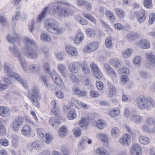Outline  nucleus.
Wrapping results in <instances>:
<instances>
[{"label":"nucleus","instance_id":"1","mask_svg":"<svg viewBox=\"0 0 155 155\" xmlns=\"http://www.w3.org/2000/svg\"><path fill=\"white\" fill-rule=\"evenodd\" d=\"M136 103L140 110H148L155 107L154 101L151 98L145 97H138L136 100Z\"/></svg>","mask_w":155,"mask_h":155},{"label":"nucleus","instance_id":"2","mask_svg":"<svg viewBox=\"0 0 155 155\" xmlns=\"http://www.w3.org/2000/svg\"><path fill=\"white\" fill-rule=\"evenodd\" d=\"M26 46V56L29 58L35 59L38 57L37 51L35 50V48L36 45L35 41L27 37L24 38Z\"/></svg>","mask_w":155,"mask_h":155},{"label":"nucleus","instance_id":"3","mask_svg":"<svg viewBox=\"0 0 155 155\" xmlns=\"http://www.w3.org/2000/svg\"><path fill=\"white\" fill-rule=\"evenodd\" d=\"M51 9L54 14L57 13L58 16L61 17H68L72 15L74 13L73 11L70 9L62 8L58 2L53 4Z\"/></svg>","mask_w":155,"mask_h":155},{"label":"nucleus","instance_id":"4","mask_svg":"<svg viewBox=\"0 0 155 155\" xmlns=\"http://www.w3.org/2000/svg\"><path fill=\"white\" fill-rule=\"evenodd\" d=\"M32 91V93L28 95V97L31 101L33 105L37 107H39L40 106V104L39 101L41 99V97L39 93L38 87L36 86H33Z\"/></svg>","mask_w":155,"mask_h":155},{"label":"nucleus","instance_id":"5","mask_svg":"<svg viewBox=\"0 0 155 155\" xmlns=\"http://www.w3.org/2000/svg\"><path fill=\"white\" fill-rule=\"evenodd\" d=\"M9 49L15 56L18 58L23 69L25 71H27V64L24 60L23 56L21 55L18 48L17 47L13 46L12 47H10Z\"/></svg>","mask_w":155,"mask_h":155},{"label":"nucleus","instance_id":"6","mask_svg":"<svg viewBox=\"0 0 155 155\" xmlns=\"http://www.w3.org/2000/svg\"><path fill=\"white\" fill-rule=\"evenodd\" d=\"M4 68L5 74L10 78L15 79L19 76L18 74L13 71L12 66L10 63L8 62L5 63Z\"/></svg>","mask_w":155,"mask_h":155},{"label":"nucleus","instance_id":"7","mask_svg":"<svg viewBox=\"0 0 155 155\" xmlns=\"http://www.w3.org/2000/svg\"><path fill=\"white\" fill-rule=\"evenodd\" d=\"M51 75L52 80L60 88L64 89V85L60 76L54 72L52 73Z\"/></svg>","mask_w":155,"mask_h":155},{"label":"nucleus","instance_id":"8","mask_svg":"<svg viewBox=\"0 0 155 155\" xmlns=\"http://www.w3.org/2000/svg\"><path fill=\"white\" fill-rule=\"evenodd\" d=\"M44 25L47 30L49 31H51V29L54 26H56L58 23L55 20L49 18L45 20Z\"/></svg>","mask_w":155,"mask_h":155},{"label":"nucleus","instance_id":"9","mask_svg":"<svg viewBox=\"0 0 155 155\" xmlns=\"http://www.w3.org/2000/svg\"><path fill=\"white\" fill-rule=\"evenodd\" d=\"M141 153V147L139 144L137 143L132 146L130 151V155H139Z\"/></svg>","mask_w":155,"mask_h":155},{"label":"nucleus","instance_id":"10","mask_svg":"<svg viewBox=\"0 0 155 155\" xmlns=\"http://www.w3.org/2000/svg\"><path fill=\"white\" fill-rule=\"evenodd\" d=\"M131 141L130 135L128 134L124 135L119 140L120 143L123 146H129Z\"/></svg>","mask_w":155,"mask_h":155},{"label":"nucleus","instance_id":"11","mask_svg":"<svg viewBox=\"0 0 155 155\" xmlns=\"http://www.w3.org/2000/svg\"><path fill=\"white\" fill-rule=\"evenodd\" d=\"M98 47V44L94 42L88 44L87 46L84 48V51L85 52H90L94 51Z\"/></svg>","mask_w":155,"mask_h":155},{"label":"nucleus","instance_id":"12","mask_svg":"<svg viewBox=\"0 0 155 155\" xmlns=\"http://www.w3.org/2000/svg\"><path fill=\"white\" fill-rule=\"evenodd\" d=\"M137 20L140 24L144 22L146 19V16L145 11L142 10H140L137 13L136 15Z\"/></svg>","mask_w":155,"mask_h":155},{"label":"nucleus","instance_id":"13","mask_svg":"<svg viewBox=\"0 0 155 155\" xmlns=\"http://www.w3.org/2000/svg\"><path fill=\"white\" fill-rule=\"evenodd\" d=\"M81 65V63L79 62H74L70 65L69 69L71 72L76 73L78 72Z\"/></svg>","mask_w":155,"mask_h":155},{"label":"nucleus","instance_id":"14","mask_svg":"<svg viewBox=\"0 0 155 155\" xmlns=\"http://www.w3.org/2000/svg\"><path fill=\"white\" fill-rule=\"evenodd\" d=\"M146 61L149 65H155V56L152 53L147 52L146 54Z\"/></svg>","mask_w":155,"mask_h":155},{"label":"nucleus","instance_id":"15","mask_svg":"<svg viewBox=\"0 0 155 155\" xmlns=\"http://www.w3.org/2000/svg\"><path fill=\"white\" fill-rule=\"evenodd\" d=\"M50 105L51 107V113L56 116H58L60 112L56 101L54 100H52Z\"/></svg>","mask_w":155,"mask_h":155},{"label":"nucleus","instance_id":"16","mask_svg":"<svg viewBox=\"0 0 155 155\" xmlns=\"http://www.w3.org/2000/svg\"><path fill=\"white\" fill-rule=\"evenodd\" d=\"M93 125L97 127L99 129L104 128L106 126L104 121L102 119H99L97 120H94L92 121Z\"/></svg>","mask_w":155,"mask_h":155},{"label":"nucleus","instance_id":"17","mask_svg":"<svg viewBox=\"0 0 155 155\" xmlns=\"http://www.w3.org/2000/svg\"><path fill=\"white\" fill-rule=\"evenodd\" d=\"M137 45L140 48L146 49L149 47L150 44L148 41L145 39H141L137 42Z\"/></svg>","mask_w":155,"mask_h":155},{"label":"nucleus","instance_id":"18","mask_svg":"<svg viewBox=\"0 0 155 155\" xmlns=\"http://www.w3.org/2000/svg\"><path fill=\"white\" fill-rule=\"evenodd\" d=\"M95 153L100 155H110L109 151L103 147H99L95 150Z\"/></svg>","mask_w":155,"mask_h":155},{"label":"nucleus","instance_id":"19","mask_svg":"<svg viewBox=\"0 0 155 155\" xmlns=\"http://www.w3.org/2000/svg\"><path fill=\"white\" fill-rule=\"evenodd\" d=\"M110 64L115 68H117L121 66L122 63L121 61L117 58H112L109 61Z\"/></svg>","mask_w":155,"mask_h":155},{"label":"nucleus","instance_id":"20","mask_svg":"<svg viewBox=\"0 0 155 155\" xmlns=\"http://www.w3.org/2000/svg\"><path fill=\"white\" fill-rule=\"evenodd\" d=\"M130 120L134 123L139 124L143 122V117L136 114H132L130 117Z\"/></svg>","mask_w":155,"mask_h":155},{"label":"nucleus","instance_id":"21","mask_svg":"<svg viewBox=\"0 0 155 155\" xmlns=\"http://www.w3.org/2000/svg\"><path fill=\"white\" fill-rule=\"evenodd\" d=\"M28 70L32 73H36L40 71V66L37 64H32L29 65Z\"/></svg>","mask_w":155,"mask_h":155},{"label":"nucleus","instance_id":"22","mask_svg":"<svg viewBox=\"0 0 155 155\" xmlns=\"http://www.w3.org/2000/svg\"><path fill=\"white\" fill-rule=\"evenodd\" d=\"M139 36V33L133 32L128 33L126 36V38L129 41H133Z\"/></svg>","mask_w":155,"mask_h":155},{"label":"nucleus","instance_id":"23","mask_svg":"<svg viewBox=\"0 0 155 155\" xmlns=\"http://www.w3.org/2000/svg\"><path fill=\"white\" fill-rule=\"evenodd\" d=\"M49 123L54 128H57L60 124L59 120L54 117L51 118L49 120Z\"/></svg>","mask_w":155,"mask_h":155},{"label":"nucleus","instance_id":"24","mask_svg":"<svg viewBox=\"0 0 155 155\" xmlns=\"http://www.w3.org/2000/svg\"><path fill=\"white\" fill-rule=\"evenodd\" d=\"M66 49L67 53L72 56H75L78 54L76 49L70 45L66 46Z\"/></svg>","mask_w":155,"mask_h":155},{"label":"nucleus","instance_id":"25","mask_svg":"<svg viewBox=\"0 0 155 155\" xmlns=\"http://www.w3.org/2000/svg\"><path fill=\"white\" fill-rule=\"evenodd\" d=\"M98 139L101 141L105 143V144H107L108 143V137L107 134L102 133L97 134L96 135Z\"/></svg>","mask_w":155,"mask_h":155},{"label":"nucleus","instance_id":"26","mask_svg":"<svg viewBox=\"0 0 155 155\" xmlns=\"http://www.w3.org/2000/svg\"><path fill=\"white\" fill-rule=\"evenodd\" d=\"M58 133L60 137L63 138L65 137L68 133L67 127L64 126L60 127L58 130Z\"/></svg>","mask_w":155,"mask_h":155},{"label":"nucleus","instance_id":"27","mask_svg":"<svg viewBox=\"0 0 155 155\" xmlns=\"http://www.w3.org/2000/svg\"><path fill=\"white\" fill-rule=\"evenodd\" d=\"M31 129L29 125H25L23 127L21 132L22 134L25 136L30 135L31 133Z\"/></svg>","mask_w":155,"mask_h":155},{"label":"nucleus","instance_id":"28","mask_svg":"<svg viewBox=\"0 0 155 155\" xmlns=\"http://www.w3.org/2000/svg\"><path fill=\"white\" fill-rule=\"evenodd\" d=\"M84 37L83 33L81 32H79L74 39V43L77 44L80 43L84 39Z\"/></svg>","mask_w":155,"mask_h":155},{"label":"nucleus","instance_id":"29","mask_svg":"<svg viewBox=\"0 0 155 155\" xmlns=\"http://www.w3.org/2000/svg\"><path fill=\"white\" fill-rule=\"evenodd\" d=\"M105 14L107 19L111 22H114L115 21V17L114 13L111 11H106Z\"/></svg>","mask_w":155,"mask_h":155},{"label":"nucleus","instance_id":"30","mask_svg":"<svg viewBox=\"0 0 155 155\" xmlns=\"http://www.w3.org/2000/svg\"><path fill=\"white\" fill-rule=\"evenodd\" d=\"M139 140L140 143L145 145L149 144L150 142V140L149 137L144 136H140Z\"/></svg>","mask_w":155,"mask_h":155},{"label":"nucleus","instance_id":"31","mask_svg":"<svg viewBox=\"0 0 155 155\" xmlns=\"http://www.w3.org/2000/svg\"><path fill=\"white\" fill-rule=\"evenodd\" d=\"M88 138L84 137L81 138L78 143V148L80 150H82L84 148V144L85 142L87 141Z\"/></svg>","mask_w":155,"mask_h":155},{"label":"nucleus","instance_id":"32","mask_svg":"<svg viewBox=\"0 0 155 155\" xmlns=\"http://www.w3.org/2000/svg\"><path fill=\"white\" fill-rule=\"evenodd\" d=\"M134 50L132 48H127L125 50L123 51V56L125 58H128L131 56Z\"/></svg>","mask_w":155,"mask_h":155},{"label":"nucleus","instance_id":"33","mask_svg":"<svg viewBox=\"0 0 155 155\" xmlns=\"http://www.w3.org/2000/svg\"><path fill=\"white\" fill-rule=\"evenodd\" d=\"M115 11L118 17L120 18H122L125 17V12L122 9L116 8H115Z\"/></svg>","mask_w":155,"mask_h":155},{"label":"nucleus","instance_id":"34","mask_svg":"<svg viewBox=\"0 0 155 155\" xmlns=\"http://www.w3.org/2000/svg\"><path fill=\"white\" fill-rule=\"evenodd\" d=\"M8 108L3 106H0V115L2 117H6L8 114Z\"/></svg>","mask_w":155,"mask_h":155},{"label":"nucleus","instance_id":"35","mask_svg":"<svg viewBox=\"0 0 155 155\" xmlns=\"http://www.w3.org/2000/svg\"><path fill=\"white\" fill-rule=\"evenodd\" d=\"M58 67L59 70L61 72L64 77H66L67 76L65 72L66 68L64 65L62 64H59L58 65Z\"/></svg>","mask_w":155,"mask_h":155},{"label":"nucleus","instance_id":"36","mask_svg":"<svg viewBox=\"0 0 155 155\" xmlns=\"http://www.w3.org/2000/svg\"><path fill=\"white\" fill-rule=\"evenodd\" d=\"M142 129L144 132L148 134H153L155 132V128L150 129L146 125H143L142 126Z\"/></svg>","mask_w":155,"mask_h":155},{"label":"nucleus","instance_id":"37","mask_svg":"<svg viewBox=\"0 0 155 155\" xmlns=\"http://www.w3.org/2000/svg\"><path fill=\"white\" fill-rule=\"evenodd\" d=\"M41 40L49 42L51 41V38L50 35L47 33H43L40 36Z\"/></svg>","mask_w":155,"mask_h":155},{"label":"nucleus","instance_id":"38","mask_svg":"<svg viewBox=\"0 0 155 155\" xmlns=\"http://www.w3.org/2000/svg\"><path fill=\"white\" fill-rule=\"evenodd\" d=\"M75 94L82 96H84L86 95V92L84 91H81L78 87L74 88L73 90Z\"/></svg>","mask_w":155,"mask_h":155},{"label":"nucleus","instance_id":"39","mask_svg":"<svg viewBox=\"0 0 155 155\" xmlns=\"http://www.w3.org/2000/svg\"><path fill=\"white\" fill-rule=\"evenodd\" d=\"M120 133L119 129L116 127H113L111 130V135L114 138H116L120 134Z\"/></svg>","mask_w":155,"mask_h":155},{"label":"nucleus","instance_id":"40","mask_svg":"<svg viewBox=\"0 0 155 155\" xmlns=\"http://www.w3.org/2000/svg\"><path fill=\"white\" fill-rule=\"evenodd\" d=\"M42 145L41 142L39 141H35L31 144V147L37 149H40Z\"/></svg>","mask_w":155,"mask_h":155},{"label":"nucleus","instance_id":"41","mask_svg":"<svg viewBox=\"0 0 155 155\" xmlns=\"http://www.w3.org/2000/svg\"><path fill=\"white\" fill-rule=\"evenodd\" d=\"M77 117L76 111L74 109L71 110L68 116V117L69 120H72L75 119Z\"/></svg>","mask_w":155,"mask_h":155},{"label":"nucleus","instance_id":"42","mask_svg":"<svg viewBox=\"0 0 155 155\" xmlns=\"http://www.w3.org/2000/svg\"><path fill=\"white\" fill-rule=\"evenodd\" d=\"M112 38L111 37H108L105 40V44L106 47L108 48H110L112 46Z\"/></svg>","mask_w":155,"mask_h":155},{"label":"nucleus","instance_id":"43","mask_svg":"<svg viewBox=\"0 0 155 155\" xmlns=\"http://www.w3.org/2000/svg\"><path fill=\"white\" fill-rule=\"evenodd\" d=\"M51 31L49 32H51L55 34H60L62 33V29L59 28H57L54 26L51 29Z\"/></svg>","mask_w":155,"mask_h":155},{"label":"nucleus","instance_id":"44","mask_svg":"<svg viewBox=\"0 0 155 155\" xmlns=\"http://www.w3.org/2000/svg\"><path fill=\"white\" fill-rule=\"evenodd\" d=\"M21 83L25 88H27L28 87V85L26 82L21 77V76L19 75V76L18 78H17L15 79Z\"/></svg>","mask_w":155,"mask_h":155},{"label":"nucleus","instance_id":"45","mask_svg":"<svg viewBox=\"0 0 155 155\" xmlns=\"http://www.w3.org/2000/svg\"><path fill=\"white\" fill-rule=\"evenodd\" d=\"M79 124L81 127L85 128L88 125V121L86 119H83L80 121Z\"/></svg>","mask_w":155,"mask_h":155},{"label":"nucleus","instance_id":"46","mask_svg":"<svg viewBox=\"0 0 155 155\" xmlns=\"http://www.w3.org/2000/svg\"><path fill=\"white\" fill-rule=\"evenodd\" d=\"M120 114V112L118 110L113 109L109 112L110 115L113 117H114L117 116L119 115Z\"/></svg>","mask_w":155,"mask_h":155},{"label":"nucleus","instance_id":"47","mask_svg":"<svg viewBox=\"0 0 155 155\" xmlns=\"http://www.w3.org/2000/svg\"><path fill=\"white\" fill-rule=\"evenodd\" d=\"M73 134L75 137L80 136L81 134V130L79 127H76L73 130Z\"/></svg>","mask_w":155,"mask_h":155},{"label":"nucleus","instance_id":"48","mask_svg":"<svg viewBox=\"0 0 155 155\" xmlns=\"http://www.w3.org/2000/svg\"><path fill=\"white\" fill-rule=\"evenodd\" d=\"M146 122L147 124L150 125L155 124V118L152 117H148L147 118Z\"/></svg>","mask_w":155,"mask_h":155},{"label":"nucleus","instance_id":"49","mask_svg":"<svg viewBox=\"0 0 155 155\" xmlns=\"http://www.w3.org/2000/svg\"><path fill=\"white\" fill-rule=\"evenodd\" d=\"M109 92L108 94V96L109 97H111L115 93L116 89L114 87L111 86L109 88Z\"/></svg>","mask_w":155,"mask_h":155},{"label":"nucleus","instance_id":"50","mask_svg":"<svg viewBox=\"0 0 155 155\" xmlns=\"http://www.w3.org/2000/svg\"><path fill=\"white\" fill-rule=\"evenodd\" d=\"M141 60V58L140 56H136L133 60V63L136 65L139 66L140 64V62Z\"/></svg>","mask_w":155,"mask_h":155},{"label":"nucleus","instance_id":"51","mask_svg":"<svg viewBox=\"0 0 155 155\" xmlns=\"http://www.w3.org/2000/svg\"><path fill=\"white\" fill-rule=\"evenodd\" d=\"M47 9V7H45L43 8V12L40 15H39L37 18V20L39 21H40L44 18Z\"/></svg>","mask_w":155,"mask_h":155},{"label":"nucleus","instance_id":"52","mask_svg":"<svg viewBox=\"0 0 155 155\" xmlns=\"http://www.w3.org/2000/svg\"><path fill=\"white\" fill-rule=\"evenodd\" d=\"M22 125L20 124L13 121L12 123V128L13 130L15 131H18Z\"/></svg>","mask_w":155,"mask_h":155},{"label":"nucleus","instance_id":"53","mask_svg":"<svg viewBox=\"0 0 155 155\" xmlns=\"http://www.w3.org/2000/svg\"><path fill=\"white\" fill-rule=\"evenodd\" d=\"M82 70L83 72L86 74H89L90 73V69L88 68L87 65H82Z\"/></svg>","mask_w":155,"mask_h":155},{"label":"nucleus","instance_id":"54","mask_svg":"<svg viewBox=\"0 0 155 155\" xmlns=\"http://www.w3.org/2000/svg\"><path fill=\"white\" fill-rule=\"evenodd\" d=\"M90 66L93 73L97 72L100 70L97 65L94 62L91 63Z\"/></svg>","mask_w":155,"mask_h":155},{"label":"nucleus","instance_id":"55","mask_svg":"<svg viewBox=\"0 0 155 155\" xmlns=\"http://www.w3.org/2000/svg\"><path fill=\"white\" fill-rule=\"evenodd\" d=\"M144 4L146 8H150L152 5L151 0H144Z\"/></svg>","mask_w":155,"mask_h":155},{"label":"nucleus","instance_id":"56","mask_svg":"<svg viewBox=\"0 0 155 155\" xmlns=\"http://www.w3.org/2000/svg\"><path fill=\"white\" fill-rule=\"evenodd\" d=\"M93 76L95 78L98 79L101 78L102 77V74L99 70L96 72L93 73Z\"/></svg>","mask_w":155,"mask_h":155},{"label":"nucleus","instance_id":"57","mask_svg":"<svg viewBox=\"0 0 155 155\" xmlns=\"http://www.w3.org/2000/svg\"><path fill=\"white\" fill-rule=\"evenodd\" d=\"M45 142L47 143L48 144L51 142L53 137L49 134H46L45 135Z\"/></svg>","mask_w":155,"mask_h":155},{"label":"nucleus","instance_id":"58","mask_svg":"<svg viewBox=\"0 0 155 155\" xmlns=\"http://www.w3.org/2000/svg\"><path fill=\"white\" fill-rule=\"evenodd\" d=\"M6 133V130L4 125L2 122L0 121V135H3Z\"/></svg>","mask_w":155,"mask_h":155},{"label":"nucleus","instance_id":"59","mask_svg":"<svg viewBox=\"0 0 155 155\" xmlns=\"http://www.w3.org/2000/svg\"><path fill=\"white\" fill-rule=\"evenodd\" d=\"M6 39L8 42L11 44L15 42V37H12L10 34H8L7 35Z\"/></svg>","mask_w":155,"mask_h":155},{"label":"nucleus","instance_id":"60","mask_svg":"<svg viewBox=\"0 0 155 155\" xmlns=\"http://www.w3.org/2000/svg\"><path fill=\"white\" fill-rule=\"evenodd\" d=\"M98 14L101 18H103L104 16V9L103 6H101L99 7L98 9Z\"/></svg>","mask_w":155,"mask_h":155},{"label":"nucleus","instance_id":"61","mask_svg":"<svg viewBox=\"0 0 155 155\" xmlns=\"http://www.w3.org/2000/svg\"><path fill=\"white\" fill-rule=\"evenodd\" d=\"M84 17L93 22H95L96 21L94 18L90 14H84Z\"/></svg>","mask_w":155,"mask_h":155},{"label":"nucleus","instance_id":"62","mask_svg":"<svg viewBox=\"0 0 155 155\" xmlns=\"http://www.w3.org/2000/svg\"><path fill=\"white\" fill-rule=\"evenodd\" d=\"M23 120L24 119L22 117L18 116L16 117L13 121L22 125Z\"/></svg>","mask_w":155,"mask_h":155},{"label":"nucleus","instance_id":"63","mask_svg":"<svg viewBox=\"0 0 155 155\" xmlns=\"http://www.w3.org/2000/svg\"><path fill=\"white\" fill-rule=\"evenodd\" d=\"M155 20V14L151 13L150 15L149 23L150 24H152Z\"/></svg>","mask_w":155,"mask_h":155},{"label":"nucleus","instance_id":"64","mask_svg":"<svg viewBox=\"0 0 155 155\" xmlns=\"http://www.w3.org/2000/svg\"><path fill=\"white\" fill-rule=\"evenodd\" d=\"M91 96L93 97H98L100 95L99 93L97 91L92 90L90 92Z\"/></svg>","mask_w":155,"mask_h":155}]
</instances>
